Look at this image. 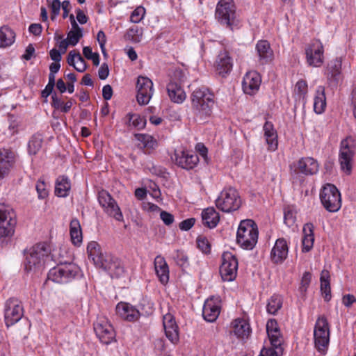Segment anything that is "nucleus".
Returning a JSON list of instances; mask_svg holds the SVG:
<instances>
[{
  "label": "nucleus",
  "instance_id": "34",
  "mask_svg": "<svg viewBox=\"0 0 356 356\" xmlns=\"http://www.w3.org/2000/svg\"><path fill=\"white\" fill-rule=\"evenodd\" d=\"M135 138L139 141L138 145L144 149L145 153L149 154L157 146L156 140L149 134H136Z\"/></svg>",
  "mask_w": 356,
  "mask_h": 356
},
{
  "label": "nucleus",
  "instance_id": "37",
  "mask_svg": "<svg viewBox=\"0 0 356 356\" xmlns=\"http://www.w3.org/2000/svg\"><path fill=\"white\" fill-rule=\"evenodd\" d=\"M326 107V98L325 95V88L323 86H318L316 90L314 97V110L318 113H322Z\"/></svg>",
  "mask_w": 356,
  "mask_h": 356
},
{
  "label": "nucleus",
  "instance_id": "43",
  "mask_svg": "<svg viewBox=\"0 0 356 356\" xmlns=\"http://www.w3.org/2000/svg\"><path fill=\"white\" fill-rule=\"evenodd\" d=\"M166 337L173 343L179 341V330L177 324L164 328Z\"/></svg>",
  "mask_w": 356,
  "mask_h": 356
},
{
  "label": "nucleus",
  "instance_id": "31",
  "mask_svg": "<svg viewBox=\"0 0 356 356\" xmlns=\"http://www.w3.org/2000/svg\"><path fill=\"white\" fill-rule=\"evenodd\" d=\"M87 252L89 259L98 267L102 263L104 259H105V254L102 253L99 245L96 241H90L88 244Z\"/></svg>",
  "mask_w": 356,
  "mask_h": 356
},
{
  "label": "nucleus",
  "instance_id": "3",
  "mask_svg": "<svg viewBox=\"0 0 356 356\" xmlns=\"http://www.w3.org/2000/svg\"><path fill=\"white\" fill-rule=\"evenodd\" d=\"M258 234V227L254 220H243L237 230L236 242L245 250H252L257 243Z\"/></svg>",
  "mask_w": 356,
  "mask_h": 356
},
{
  "label": "nucleus",
  "instance_id": "14",
  "mask_svg": "<svg viewBox=\"0 0 356 356\" xmlns=\"http://www.w3.org/2000/svg\"><path fill=\"white\" fill-rule=\"evenodd\" d=\"M137 102L140 105H147L153 95V83L146 76H140L136 83Z\"/></svg>",
  "mask_w": 356,
  "mask_h": 356
},
{
  "label": "nucleus",
  "instance_id": "8",
  "mask_svg": "<svg viewBox=\"0 0 356 356\" xmlns=\"http://www.w3.org/2000/svg\"><path fill=\"white\" fill-rule=\"evenodd\" d=\"M355 152V141L352 136H348L341 142L339 162L341 170L346 175L352 171V161Z\"/></svg>",
  "mask_w": 356,
  "mask_h": 356
},
{
  "label": "nucleus",
  "instance_id": "46",
  "mask_svg": "<svg viewBox=\"0 0 356 356\" xmlns=\"http://www.w3.org/2000/svg\"><path fill=\"white\" fill-rule=\"evenodd\" d=\"M296 221V212L291 209H286L284 213V222L289 227H291L295 225Z\"/></svg>",
  "mask_w": 356,
  "mask_h": 356
},
{
  "label": "nucleus",
  "instance_id": "16",
  "mask_svg": "<svg viewBox=\"0 0 356 356\" xmlns=\"http://www.w3.org/2000/svg\"><path fill=\"white\" fill-rule=\"evenodd\" d=\"M99 267L107 271L112 278L120 277L124 273V266L121 260L111 254H106L105 259Z\"/></svg>",
  "mask_w": 356,
  "mask_h": 356
},
{
  "label": "nucleus",
  "instance_id": "26",
  "mask_svg": "<svg viewBox=\"0 0 356 356\" xmlns=\"http://www.w3.org/2000/svg\"><path fill=\"white\" fill-rule=\"evenodd\" d=\"M232 60L227 51L220 52L216 61V70L222 76H225L232 69Z\"/></svg>",
  "mask_w": 356,
  "mask_h": 356
},
{
  "label": "nucleus",
  "instance_id": "51",
  "mask_svg": "<svg viewBox=\"0 0 356 356\" xmlns=\"http://www.w3.org/2000/svg\"><path fill=\"white\" fill-rule=\"evenodd\" d=\"M35 188L39 198L44 199L48 196L49 192L44 181L39 180L36 184Z\"/></svg>",
  "mask_w": 356,
  "mask_h": 356
},
{
  "label": "nucleus",
  "instance_id": "4",
  "mask_svg": "<svg viewBox=\"0 0 356 356\" xmlns=\"http://www.w3.org/2000/svg\"><path fill=\"white\" fill-rule=\"evenodd\" d=\"M79 273V268L74 264H60L49 270L47 277L54 282L65 284L74 279Z\"/></svg>",
  "mask_w": 356,
  "mask_h": 356
},
{
  "label": "nucleus",
  "instance_id": "30",
  "mask_svg": "<svg viewBox=\"0 0 356 356\" xmlns=\"http://www.w3.org/2000/svg\"><path fill=\"white\" fill-rule=\"evenodd\" d=\"M231 328V332H233L240 339L248 337L250 332V325L244 319L238 318L234 320L232 323Z\"/></svg>",
  "mask_w": 356,
  "mask_h": 356
},
{
  "label": "nucleus",
  "instance_id": "54",
  "mask_svg": "<svg viewBox=\"0 0 356 356\" xmlns=\"http://www.w3.org/2000/svg\"><path fill=\"white\" fill-rule=\"evenodd\" d=\"M160 218L163 222V223L167 226L172 225L174 222L173 215L165 211H161Z\"/></svg>",
  "mask_w": 356,
  "mask_h": 356
},
{
  "label": "nucleus",
  "instance_id": "13",
  "mask_svg": "<svg viewBox=\"0 0 356 356\" xmlns=\"http://www.w3.org/2000/svg\"><path fill=\"white\" fill-rule=\"evenodd\" d=\"M16 225L15 215L9 209L0 206V237L10 236Z\"/></svg>",
  "mask_w": 356,
  "mask_h": 356
},
{
  "label": "nucleus",
  "instance_id": "48",
  "mask_svg": "<svg viewBox=\"0 0 356 356\" xmlns=\"http://www.w3.org/2000/svg\"><path fill=\"white\" fill-rule=\"evenodd\" d=\"M197 248L204 253L207 254L211 251V244L208 239L204 236H198L197 238Z\"/></svg>",
  "mask_w": 356,
  "mask_h": 356
},
{
  "label": "nucleus",
  "instance_id": "60",
  "mask_svg": "<svg viewBox=\"0 0 356 356\" xmlns=\"http://www.w3.org/2000/svg\"><path fill=\"white\" fill-rule=\"evenodd\" d=\"M78 54H80L79 52H76V51L73 50L69 52L67 56V63L70 65L75 67L76 60H78Z\"/></svg>",
  "mask_w": 356,
  "mask_h": 356
},
{
  "label": "nucleus",
  "instance_id": "5",
  "mask_svg": "<svg viewBox=\"0 0 356 356\" xmlns=\"http://www.w3.org/2000/svg\"><path fill=\"white\" fill-rule=\"evenodd\" d=\"M315 347L321 353L325 354L330 342V328L324 316L318 318L314 331Z\"/></svg>",
  "mask_w": 356,
  "mask_h": 356
},
{
  "label": "nucleus",
  "instance_id": "17",
  "mask_svg": "<svg viewBox=\"0 0 356 356\" xmlns=\"http://www.w3.org/2000/svg\"><path fill=\"white\" fill-rule=\"evenodd\" d=\"M175 76L179 77L178 81L171 80L167 86V91L170 99L175 103L180 104L186 99V94L181 86L184 75L181 71H176Z\"/></svg>",
  "mask_w": 356,
  "mask_h": 356
},
{
  "label": "nucleus",
  "instance_id": "42",
  "mask_svg": "<svg viewBox=\"0 0 356 356\" xmlns=\"http://www.w3.org/2000/svg\"><path fill=\"white\" fill-rule=\"evenodd\" d=\"M42 139L40 136H34L28 143V152L30 154H36L42 147Z\"/></svg>",
  "mask_w": 356,
  "mask_h": 356
},
{
  "label": "nucleus",
  "instance_id": "57",
  "mask_svg": "<svg viewBox=\"0 0 356 356\" xmlns=\"http://www.w3.org/2000/svg\"><path fill=\"white\" fill-rule=\"evenodd\" d=\"M175 324L177 323L175 322V318L171 314L168 313L163 316V325L164 328H166L169 326H173Z\"/></svg>",
  "mask_w": 356,
  "mask_h": 356
},
{
  "label": "nucleus",
  "instance_id": "52",
  "mask_svg": "<svg viewBox=\"0 0 356 356\" xmlns=\"http://www.w3.org/2000/svg\"><path fill=\"white\" fill-rule=\"evenodd\" d=\"M312 279V275L309 272H305L303 274L302 277L300 286V291L302 293H305L307 291V287L309 286Z\"/></svg>",
  "mask_w": 356,
  "mask_h": 356
},
{
  "label": "nucleus",
  "instance_id": "47",
  "mask_svg": "<svg viewBox=\"0 0 356 356\" xmlns=\"http://www.w3.org/2000/svg\"><path fill=\"white\" fill-rule=\"evenodd\" d=\"M145 15V9L143 6L137 7L131 13L130 20L133 23L140 22Z\"/></svg>",
  "mask_w": 356,
  "mask_h": 356
},
{
  "label": "nucleus",
  "instance_id": "61",
  "mask_svg": "<svg viewBox=\"0 0 356 356\" xmlns=\"http://www.w3.org/2000/svg\"><path fill=\"white\" fill-rule=\"evenodd\" d=\"M52 102H51V106L55 108L60 110L61 111V108L63 106L64 102L59 99L56 94H54L51 96Z\"/></svg>",
  "mask_w": 356,
  "mask_h": 356
},
{
  "label": "nucleus",
  "instance_id": "6",
  "mask_svg": "<svg viewBox=\"0 0 356 356\" xmlns=\"http://www.w3.org/2000/svg\"><path fill=\"white\" fill-rule=\"evenodd\" d=\"M320 199L325 209L330 212H336L341 207V194L333 184H327L323 187Z\"/></svg>",
  "mask_w": 356,
  "mask_h": 356
},
{
  "label": "nucleus",
  "instance_id": "49",
  "mask_svg": "<svg viewBox=\"0 0 356 356\" xmlns=\"http://www.w3.org/2000/svg\"><path fill=\"white\" fill-rule=\"evenodd\" d=\"M175 260L176 264L183 269L189 266L188 257L183 252L177 251Z\"/></svg>",
  "mask_w": 356,
  "mask_h": 356
},
{
  "label": "nucleus",
  "instance_id": "29",
  "mask_svg": "<svg viewBox=\"0 0 356 356\" xmlns=\"http://www.w3.org/2000/svg\"><path fill=\"white\" fill-rule=\"evenodd\" d=\"M264 136L268 145V149L275 151L277 148V134L273 124L270 122H266L263 127Z\"/></svg>",
  "mask_w": 356,
  "mask_h": 356
},
{
  "label": "nucleus",
  "instance_id": "56",
  "mask_svg": "<svg viewBox=\"0 0 356 356\" xmlns=\"http://www.w3.org/2000/svg\"><path fill=\"white\" fill-rule=\"evenodd\" d=\"M78 60H76V65L74 69L79 72H83L86 70L87 65L85 60L81 56V54H78Z\"/></svg>",
  "mask_w": 356,
  "mask_h": 356
},
{
  "label": "nucleus",
  "instance_id": "19",
  "mask_svg": "<svg viewBox=\"0 0 356 356\" xmlns=\"http://www.w3.org/2000/svg\"><path fill=\"white\" fill-rule=\"evenodd\" d=\"M15 162V153L10 149H0V179L8 175Z\"/></svg>",
  "mask_w": 356,
  "mask_h": 356
},
{
  "label": "nucleus",
  "instance_id": "20",
  "mask_svg": "<svg viewBox=\"0 0 356 356\" xmlns=\"http://www.w3.org/2000/svg\"><path fill=\"white\" fill-rule=\"evenodd\" d=\"M294 171L297 174H303L306 176L313 175L318 171V163L312 157H303L294 164Z\"/></svg>",
  "mask_w": 356,
  "mask_h": 356
},
{
  "label": "nucleus",
  "instance_id": "9",
  "mask_svg": "<svg viewBox=\"0 0 356 356\" xmlns=\"http://www.w3.org/2000/svg\"><path fill=\"white\" fill-rule=\"evenodd\" d=\"M216 17L220 24L233 29L237 25V20L232 0H220L216 7Z\"/></svg>",
  "mask_w": 356,
  "mask_h": 356
},
{
  "label": "nucleus",
  "instance_id": "39",
  "mask_svg": "<svg viewBox=\"0 0 356 356\" xmlns=\"http://www.w3.org/2000/svg\"><path fill=\"white\" fill-rule=\"evenodd\" d=\"M15 33L8 26L0 29V47L10 46L15 41Z\"/></svg>",
  "mask_w": 356,
  "mask_h": 356
},
{
  "label": "nucleus",
  "instance_id": "40",
  "mask_svg": "<svg viewBox=\"0 0 356 356\" xmlns=\"http://www.w3.org/2000/svg\"><path fill=\"white\" fill-rule=\"evenodd\" d=\"M127 118L129 125L138 130L144 129L146 125V119L138 114L129 113L127 115Z\"/></svg>",
  "mask_w": 356,
  "mask_h": 356
},
{
  "label": "nucleus",
  "instance_id": "45",
  "mask_svg": "<svg viewBox=\"0 0 356 356\" xmlns=\"http://www.w3.org/2000/svg\"><path fill=\"white\" fill-rule=\"evenodd\" d=\"M294 93L299 99L304 98L307 93V83L304 80L298 81L294 88Z\"/></svg>",
  "mask_w": 356,
  "mask_h": 356
},
{
  "label": "nucleus",
  "instance_id": "36",
  "mask_svg": "<svg viewBox=\"0 0 356 356\" xmlns=\"http://www.w3.org/2000/svg\"><path fill=\"white\" fill-rule=\"evenodd\" d=\"M71 184L66 176H59L56 181L55 193L58 197H65L69 194Z\"/></svg>",
  "mask_w": 356,
  "mask_h": 356
},
{
  "label": "nucleus",
  "instance_id": "21",
  "mask_svg": "<svg viewBox=\"0 0 356 356\" xmlns=\"http://www.w3.org/2000/svg\"><path fill=\"white\" fill-rule=\"evenodd\" d=\"M261 82V76L257 72H247L242 82L244 92L250 95L255 94L259 89Z\"/></svg>",
  "mask_w": 356,
  "mask_h": 356
},
{
  "label": "nucleus",
  "instance_id": "25",
  "mask_svg": "<svg viewBox=\"0 0 356 356\" xmlns=\"http://www.w3.org/2000/svg\"><path fill=\"white\" fill-rule=\"evenodd\" d=\"M288 252L286 241L283 238H278L271 250V259L274 263H282L287 257Z\"/></svg>",
  "mask_w": 356,
  "mask_h": 356
},
{
  "label": "nucleus",
  "instance_id": "53",
  "mask_svg": "<svg viewBox=\"0 0 356 356\" xmlns=\"http://www.w3.org/2000/svg\"><path fill=\"white\" fill-rule=\"evenodd\" d=\"M321 290L325 301L331 299V289L330 282L321 284Z\"/></svg>",
  "mask_w": 356,
  "mask_h": 356
},
{
  "label": "nucleus",
  "instance_id": "1",
  "mask_svg": "<svg viewBox=\"0 0 356 356\" xmlns=\"http://www.w3.org/2000/svg\"><path fill=\"white\" fill-rule=\"evenodd\" d=\"M53 260L51 248L46 243H39L24 252V269L27 273L40 272L46 263Z\"/></svg>",
  "mask_w": 356,
  "mask_h": 356
},
{
  "label": "nucleus",
  "instance_id": "12",
  "mask_svg": "<svg viewBox=\"0 0 356 356\" xmlns=\"http://www.w3.org/2000/svg\"><path fill=\"white\" fill-rule=\"evenodd\" d=\"M324 49L319 40H312L305 47L307 63L312 67H320L323 63Z\"/></svg>",
  "mask_w": 356,
  "mask_h": 356
},
{
  "label": "nucleus",
  "instance_id": "27",
  "mask_svg": "<svg viewBox=\"0 0 356 356\" xmlns=\"http://www.w3.org/2000/svg\"><path fill=\"white\" fill-rule=\"evenodd\" d=\"M256 50L259 57V65H264L273 60V51L268 41H259L256 45Z\"/></svg>",
  "mask_w": 356,
  "mask_h": 356
},
{
  "label": "nucleus",
  "instance_id": "59",
  "mask_svg": "<svg viewBox=\"0 0 356 356\" xmlns=\"http://www.w3.org/2000/svg\"><path fill=\"white\" fill-rule=\"evenodd\" d=\"M355 302L356 298L352 294H347L343 296L342 302L347 307H351V305Z\"/></svg>",
  "mask_w": 356,
  "mask_h": 356
},
{
  "label": "nucleus",
  "instance_id": "63",
  "mask_svg": "<svg viewBox=\"0 0 356 356\" xmlns=\"http://www.w3.org/2000/svg\"><path fill=\"white\" fill-rule=\"evenodd\" d=\"M113 95V89L110 85H106L102 89V96L105 100H109Z\"/></svg>",
  "mask_w": 356,
  "mask_h": 356
},
{
  "label": "nucleus",
  "instance_id": "22",
  "mask_svg": "<svg viewBox=\"0 0 356 356\" xmlns=\"http://www.w3.org/2000/svg\"><path fill=\"white\" fill-rule=\"evenodd\" d=\"M175 162L179 167L186 169H193L199 162L198 156L188 151H176Z\"/></svg>",
  "mask_w": 356,
  "mask_h": 356
},
{
  "label": "nucleus",
  "instance_id": "23",
  "mask_svg": "<svg viewBox=\"0 0 356 356\" xmlns=\"http://www.w3.org/2000/svg\"><path fill=\"white\" fill-rule=\"evenodd\" d=\"M117 314L123 319L134 322L139 319L140 314L133 305L127 302H120L116 306Z\"/></svg>",
  "mask_w": 356,
  "mask_h": 356
},
{
  "label": "nucleus",
  "instance_id": "35",
  "mask_svg": "<svg viewBox=\"0 0 356 356\" xmlns=\"http://www.w3.org/2000/svg\"><path fill=\"white\" fill-rule=\"evenodd\" d=\"M314 226L312 223H307L303 227V238L302 240V252H307L313 247L314 237Z\"/></svg>",
  "mask_w": 356,
  "mask_h": 356
},
{
  "label": "nucleus",
  "instance_id": "62",
  "mask_svg": "<svg viewBox=\"0 0 356 356\" xmlns=\"http://www.w3.org/2000/svg\"><path fill=\"white\" fill-rule=\"evenodd\" d=\"M97 39L100 45V47L102 49L103 54H105L104 45L106 44V35H105V33H104V31H99L98 32L97 35Z\"/></svg>",
  "mask_w": 356,
  "mask_h": 356
},
{
  "label": "nucleus",
  "instance_id": "11",
  "mask_svg": "<svg viewBox=\"0 0 356 356\" xmlns=\"http://www.w3.org/2000/svg\"><path fill=\"white\" fill-rule=\"evenodd\" d=\"M238 266V260L235 255L229 252H224L220 266V274L222 279L227 282L234 280L237 275Z\"/></svg>",
  "mask_w": 356,
  "mask_h": 356
},
{
  "label": "nucleus",
  "instance_id": "15",
  "mask_svg": "<svg viewBox=\"0 0 356 356\" xmlns=\"http://www.w3.org/2000/svg\"><path fill=\"white\" fill-rule=\"evenodd\" d=\"M23 316V307L21 302L15 298H10L5 305V322L8 327L18 322Z\"/></svg>",
  "mask_w": 356,
  "mask_h": 356
},
{
  "label": "nucleus",
  "instance_id": "44",
  "mask_svg": "<svg viewBox=\"0 0 356 356\" xmlns=\"http://www.w3.org/2000/svg\"><path fill=\"white\" fill-rule=\"evenodd\" d=\"M341 68V60L339 58L333 60L329 66V72L334 80L338 79Z\"/></svg>",
  "mask_w": 356,
  "mask_h": 356
},
{
  "label": "nucleus",
  "instance_id": "41",
  "mask_svg": "<svg viewBox=\"0 0 356 356\" xmlns=\"http://www.w3.org/2000/svg\"><path fill=\"white\" fill-rule=\"evenodd\" d=\"M282 305V298L279 296L274 295L268 300L266 305V310L270 314L275 315L281 309Z\"/></svg>",
  "mask_w": 356,
  "mask_h": 356
},
{
  "label": "nucleus",
  "instance_id": "58",
  "mask_svg": "<svg viewBox=\"0 0 356 356\" xmlns=\"http://www.w3.org/2000/svg\"><path fill=\"white\" fill-rule=\"evenodd\" d=\"M109 74V70L107 64L103 63L98 70V76L100 79H106Z\"/></svg>",
  "mask_w": 356,
  "mask_h": 356
},
{
  "label": "nucleus",
  "instance_id": "33",
  "mask_svg": "<svg viewBox=\"0 0 356 356\" xmlns=\"http://www.w3.org/2000/svg\"><path fill=\"white\" fill-rule=\"evenodd\" d=\"M202 220L204 225L214 228L219 222L220 215L213 207H209L202 211Z\"/></svg>",
  "mask_w": 356,
  "mask_h": 356
},
{
  "label": "nucleus",
  "instance_id": "2",
  "mask_svg": "<svg viewBox=\"0 0 356 356\" xmlns=\"http://www.w3.org/2000/svg\"><path fill=\"white\" fill-rule=\"evenodd\" d=\"M192 111L197 121H204L212 114L214 94L206 87L196 88L191 95Z\"/></svg>",
  "mask_w": 356,
  "mask_h": 356
},
{
  "label": "nucleus",
  "instance_id": "50",
  "mask_svg": "<svg viewBox=\"0 0 356 356\" xmlns=\"http://www.w3.org/2000/svg\"><path fill=\"white\" fill-rule=\"evenodd\" d=\"M83 37L82 31H70L67 33V39L70 42V45L75 46Z\"/></svg>",
  "mask_w": 356,
  "mask_h": 356
},
{
  "label": "nucleus",
  "instance_id": "55",
  "mask_svg": "<svg viewBox=\"0 0 356 356\" xmlns=\"http://www.w3.org/2000/svg\"><path fill=\"white\" fill-rule=\"evenodd\" d=\"M195 219L193 218H188L186 220H184L181 221L179 223V228L181 230L188 231L195 224Z\"/></svg>",
  "mask_w": 356,
  "mask_h": 356
},
{
  "label": "nucleus",
  "instance_id": "7",
  "mask_svg": "<svg viewBox=\"0 0 356 356\" xmlns=\"http://www.w3.org/2000/svg\"><path fill=\"white\" fill-rule=\"evenodd\" d=\"M216 205L223 212H231L238 210L241 205V200L237 191L233 188L223 190L217 200Z\"/></svg>",
  "mask_w": 356,
  "mask_h": 356
},
{
  "label": "nucleus",
  "instance_id": "32",
  "mask_svg": "<svg viewBox=\"0 0 356 356\" xmlns=\"http://www.w3.org/2000/svg\"><path fill=\"white\" fill-rule=\"evenodd\" d=\"M266 332L271 344L275 348L281 344L280 332L277 321L270 319L266 323Z\"/></svg>",
  "mask_w": 356,
  "mask_h": 356
},
{
  "label": "nucleus",
  "instance_id": "10",
  "mask_svg": "<svg viewBox=\"0 0 356 356\" xmlns=\"http://www.w3.org/2000/svg\"><path fill=\"white\" fill-rule=\"evenodd\" d=\"M98 202L107 215L118 221H123L124 217L120 208L108 191L102 190L98 193Z\"/></svg>",
  "mask_w": 356,
  "mask_h": 356
},
{
  "label": "nucleus",
  "instance_id": "38",
  "mask_svg": "<svg viewBox=\"0 0 356 356\" xmlns=\"http://www.w3.org/2000/svg\"><path fill=\"white\" fill-rule=\"evenodd\" d=\"M71 240L75 245H79L82 242V232L79 221L76 218L71 220L70 224Z\"/></svg>",
  "mask_w": 356,
  "mask_h": 356
},
{
  "label": "nucleus",
  "instance_id": "24",
  "mask_svg": "<svg viewBox=\"0 0 356 356\" xmlns=\"http://www.w3.org/2000/svg\"><path fill=\"white\" fill-rule=\"evenodd\" d=\"M218 298H211L207 299L203 306L202 315L208 322H213L216 320L220 314V307L216 302Z\"/></svg>",
  "mask_w": 356,
  "mask_h": 356
},
{
  "label": "nucleus",
  "instance_id": "18",
  "mask_svg": "<svg viewBox=\"0 0 356 356\" xmlns=\"http://www.w3.org/2000/svg\"><path fill=\"white\" fill-rule=\"evenodd\" d=\"M94 330L99 340L105 344L110 343L115 338L113 326L106 320H99L94 324Z\"/></svg>",
  "mask_w": 356,
  "mask_h": 356
},
{
  "label": "nucleus",
  "instance_id": "28",
  "mask_svg": "<svg viewBox=\"0 0 356 356\" xmlns=\"http://www.w3.org/2000/svg\"><path fill=\"white\" fill-rule=\"evenodd\" d=\"M154 268L160 282L163 284L168 283L169 280V269L163 257L157 256L155 258Z\"/></svg>",
  "mask_w": 356,
  "mask_h": 356
},
{
  "label": "nucleus",
  "instance_id": "64",
  "mask_svg": "<svg viewBox=\"0 0 356 356\" xmlns=\"http://www.w3.org/2000/svg\"><path fill=\"white\" fill-rule=\"evenodd\" d=\"M62 3H60V0H54L51 5V13L54 15V17H56L60 12V9L61 7Z\"/></svg>",
  "mask_w": 356,
  "mask_h": 356
}]
</instances>
